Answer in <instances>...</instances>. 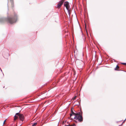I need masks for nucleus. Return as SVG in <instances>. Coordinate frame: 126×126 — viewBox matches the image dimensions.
<instances>
[{
  "label": "nucleus",
  "instance_id": "nucleus-1",
  "mask_svg": "<svg viewBox=\"0 0 126 126\" xmlns=\"http://www.w3.org/2000/svg\"><path fill=\"white\" fill-rule=\"evenodd\" d=\"M74 110L73 108H72L71 110V113L70 114V117L71 118H72V117L73 115L75 116L74 119L76 120H78L79 122H82L83 121V118L82 116V112L80 111V112H79L76 113H75L73 112Z\"/></svg>",
  "mask_w": 126,
  "mask_h": 126
},
{
  "label": "nucleus",
  "instance_id": "nucleus-2",
  "mask_svg": "<svg viewBox=\"0 0 126 126\" xmlns=\"http://www.w3.org/2000/svg\"><path fill=\"white\" fill-rule=\"evenodd\" d=\"M19 117L20 120L23 121L24 120V117L23 115L20 114L19 113H16L14 116V120H16Z\"/></svg>",
  "mask_w": 126,
  "mask_h": 126
},
{
  "label": "nucleus",
  "instance_id": "nucleus-3",
  "mask_svg": "<svg viewBox=\"0 0 126 126\" xmlns=\"http://www.w3.org/2000/svg\"><path fill=\"white\" fill-rule=\"evenodd\" d=\"M8 20L10 23L13 24L16 21V16H15L14 17H9L8 18Z\"/></svg>",
  "mask_w": 126,
  "mask_h": 126
},
{
  "label": "nucleus",
  "instance_id": "nucleus-4",
  "mask_svg": "<svg viewBox=\"0 0 126 126\" xmlns=\"http://www.w3.org/2000/svg\"><path fill=\"white\" fill-rule=\"evenodd\" d=\"M64 5L65 7L68 11L69 12L70 11L69 10V2L67 1L65 2L64 4Z\"/></svg>",
  "mask_w": 126,
  "mask_h": 126
},
{
  "label": "nucleus",
  "instance_id": "nucleus-5",
  "mask_svg": "<svg viewBox=\"0 0 126 126\" xmlns=\"http://www.w3.org/2000/svg\"><path fill=\"white\" fill-rule=\"evenodd\" d=\"M64 2V0H61L58 3L56 7L59 9L60 8Z\"/></svg>",
  "mask_w": 126,
  "mask_h": 126
},
{
  "label": "nucleus",
  "instance_id": "nucleus-6",
  "mask_svg": "<svg viewBox=\"0 0 126 126\" xmlns=\"http://www.w3.org/2000/svg\"><path fill=\"white\" fill-rule=\"evenodd\" d=\"M119 67L118 65H117L116 67V68H115V70H117L116 68L117 69H119Z\"/></svg>",
  "mask_w": 126,
  "mask_h": 126
},
{
  "label": "nucleus",
  "instance_id": "nucleus-7",
  "mask_svg": "<svg viewBox=\"0 0 126 126\" xmlns=\"http://www.w3.org/2000/svg\"><path fill=\"white\" fill-rule=\"evenodd\" d=\"M36 124H37V123H34L33 124V125H32V126H35L36 125Z\"/></svg>",
  "mask_w": 126,
  "mask_h": 126
},
{
  "label": "nucleus",
  "instance_id": "nucleus-8",
  "mask_svg": "<svg viewBox=\"0 0 126 126\" xmlns=\"http://www.w3.org/2000/svg\"><path fill=\"white\" fill-rule=\"evenodd\" d=\"M1 20H0V22H1L2 21H4V19H1Z\"/></svg>",
  "mask_w": 126,
  "mask_h": 126
},
{
  "label": "nucleus",
  "instance_id": "nucleus-9",
  "mask_svg": "<svg viewBox=\"0 0 126 126\" xmlns=\"http://www.w3.org/2000/svg\"><path fill=\"white\" fill-rule=\"evenodd\" d=\"M74 125H66V126H74Z\"/></svg>",
  "mask_w": 126,
  "mask_h": 126
},
{
  "label": "nucleus",
  "instance_id": "nucleus-10",
  "mask_svg": "<svg viewBox=\"0 0 126 126\" xmlns=\"http://www.w3.org/2000/svg\"><path fill=\"white\" fill-rule=\"evenodd\" d=\"M122 63L125 65H126V63Z\"/></svg>",
  "mask_w": 126,
  "mask_h": 126
},
{
  "label": "nucleus",
  "instance_id": "nucleus-11",
  "mask_svg": "<svg viewBox=\"0 0 126 126\" xmlns=\"http://www.w3.org/2000/svg\"><path fill=\"white\" fill-rule=\"evenodd\" d=\"M6 119L5 120H4V121L3 123V125H4V123H5V122H6Z\"/></svg>",
  "mask_w": 126,
  "mask_h": 126
},
{
  "label": "nucleus",
  "instance_id": "nucleus-12",
  "mask_svg": "<svg viewBox=\"0 0 126 126\" xmlns=\"http://www.w3.org/2000/svg\"><path fill=\"white\" fill-rule=\"evenodd\" d=\"M22 124V123H21L20 124V126H21Z\"/></svg>",
  "mask_w": 126,
  "mask_h": 126
},
{
  "label": "nucleus",
  "instance_id": "nucleus-13",
  "mask_svg": "<svg viewBox=\"0 0 126 126\" xmlns=\"http://www.w3.org/2000/svg\"><path fill=\"white\" fill-rule=\"evenodd\" d=\"M78 103H79V104H77V105H79V102H78Z\"/></svg>",
  "mask_w": 126,
  "mask_h": 126
},
{
  "label": "nucleus",
  "instance_id": "nucleus-14",
  "mask_svg": "<svg viewBox=\"0 0 126 126\" xmlns=\"http://www.w3.org/2000/svg\"><path fill=\"white\" fill-rule=\"evenodd\" d=\"M76 97V96H75V98Z\"/></svg>",
  "mask_w": 126,
  "mask_h": 126
},
{
  "label": "nucleus",
  "instance_id": "nucleus-15",
  "mask_svg": "<svg viewBox=\"0 0 126 126\" xmlns=\"http://www.w3.org/2000/svg\"><path fill=\"white\" fill-rule=\"evenodd\" d=\"M1 71H2V70H1Z\"/></svg>",
  "mask_w": 126,
  "mask_h": 126
}]
</instances>
